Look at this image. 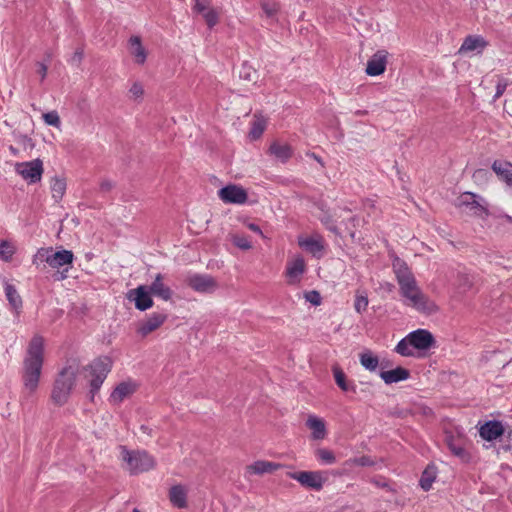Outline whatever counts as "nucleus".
Wrapping results in <instances>:
<instances>
[{
  "label": "nucleus",
  "instance_id": "79ce46f5",
  "mask_svg": "<svg viewBox=\"0 0 512 512\" xmlns=\"http://www.w3.org/2000/svg\"><path fill=\"white\" fill-rule=\"evenodd\" d=\"M144 97V87L143 85L136 81L134 82L129 89V98L136 102H141Z\"/></svg>",
  "mask_w": 512,
  "mask_h": 512
},
{
  "label": "nucleus",
  "instance_id": "49530a36",
  "mask_svg": "<svg viewBox=\"0 0 512 512\" xmlns=\"http://www.w3.org/2000/svg\"><path fill=\"white\" fill-rule=\"evenodd\" d=\"M304 297H305L306 301H308L309 303H311L314 306H318L321 304L320 293L316 290L306 292Z\"/></svg>",
  "mask_w": 512,
  "mask_h": 512
},
{
  "label": "nucleus",
  "instance_id": "aec40b11",
  "mask_svg": "<svg viewBox=\"0 0 512 512\" xmlns=\"http://www.w3.org/2000/svg\"><path fill=\"white\" fill-rule=\"evenodd\" d=\"M188 489L183 484H176L170 487L168 498L173 507L185 509L188 507Z\"/></svg>",
  "mask_w": 512,
  "mask_h": 512
},
{
  "label": "nucleus",
  "instance_id": "6e6d98bb",
  "mask_svg": "<svg viewBox=\"0 0 512 512\" xmlns=\"http://www.w3.org/2000/svg\"><path fill=\"white\" fill-rule=\"evenodd\" d=\"M140 431L143 434L147 435V436H151L152 435V429L150 427L146 426V425H142L140 427Z\"/></svg>",
  "mask_w": 512,
  "mask_h": 512
},
{
  "label": "nucleus",
  "instance_id": "4c0bfd02",
  "mask_svg": "<svg viewBox=\"0 0 512 512\" xmlns=\"http://www.w3.org/2000/svg\"><path fill=\"white\" fill-rule=\"evenodd\" d=\"M42 119L46 125L52 126L58 130L61 129V119L56 110L43 113Z\"/></svg>",
  "mask_w": 512,
  "mask_h": 512
},
{
  "label": "nucleus",
  "instance_id": "2eb2a0df",
  "mask_svg": "<svg viewBox=\"0 0 512 512\" xmlns=\"http://www.w3.org/2000/svg\"><path fill=\"white\" fill-rule=\"evenodd\" d=\"M193 10L202 15L210 29L218 24L219 13L211 6V0H194Z\"/></svg>",
  "mask_w": 512,
  "mask_h": 512
},
{
  "label": "nucleus",
  "instance_id": "20e7f679",
  "mask_svg": "<svg viewBox=\"0 0 512 512\" xmlns=\"http://www.w3.org/2000/svg\"><path fill=\"white\" fill-rule=\"evenodd\" d=\"M434 335L427 329H416L408 333L395 346V352L403 357L414 355L413 349L427 351L435 347Z\"/></svg>",
  "mask_w": 512,
  "mask_h": 512
},
{
  "label": "nucleus",
  "instance_id": "6e6552de",
  "mask_svg": "<svg viewBox=\"0 0 512 512\" xmlns=\"http://www.w3.org/2000/svg\"><path fill=\"white\" fill-rule=\"evenodd\" d=\"M87 369L89 371V376L91 377L90 394L93 399L110 371V364L107 360L97 359L93 361Z\"/></svg>",
  "mask_w": 512,
  "mask_h": 512
},
{
  "label": "nucleus",
  "instance_id": "f8f14e48",
  "mask_svg": "<svg viewBox=\"0 0 512 512\" xmlns=\"http://www.w3.org/2000/svg\"><path fill=\"white\" fill-rule=\"evenodd\" d=\"M127 299L133 301L135 308L139 311H146L150 309L154 302L151 297V292L148 286L140 285L135 289H131L127 293Z\"/></svg>",
  "mask_w": 512,
  "mask_h": 512
},
{
  "label": "nucleus",
  "instance_id": "3c124183",
  "mask_svg": "<svg viewBox=\"0 0 512 512\" xmlns=\"http://www.w3.org/2000/svg\"><path fill=\"white\" fill-rule=\"evenodd\" d=\"M419 413H421L425 417L433 416V410L426 405L419 406Z\"/></svg>",
  "mask_w": 512,
  "mask_h": 512
},
{
  "label": "nucleus",
  "instance_id": "0e129e2a",
  "mask_svg": "<svg viewBox=\"0 0 512 512\" xmlns=\"http://www.w3.org/2000/svg\"><path fill=\"white\" fill-rule=\"evenodd\" d=\"M133 512H140V510L138 508H134Z\"/></svg>",
  "mask_w": 512,
  "mask_h": 512
},
{
  "label": "nucleus",
  "instance_id": "2f4dec72",
  "mask_svg": "<svg viewBox=\"0 0 512 512\" xmlns=\"http://www.w3.org/2000/svg\"><path fill=\"white\" fill-rule=\"evenodd\" d=\"M437 477V469L434 465H428L422 472L419 485L424 491H429Z\"/></svg>",
  "mask_w": 512,
  "mask_h": 512
},
{
  "label": "nucleus",
  "instance_id": "c03bdc74",
  "mask_svg": "<svg viewBox=\"0 0 512 512\" xmlns=\"http://www.w3.org/2000/svg\"><path fill=\"white\" fill-rule=\"evenodd\" d=\"M491 178V174L487 169H476L472 175V179L477 185H485Z\"/></svg>",
  "mask_w": 512,
  "mask_h": 512
},
{
  "label": "nucleus",
  "instance_id": "a19ab883",
  "mask_svg": "<svg viewBox=\"0 0 512 512\" xmlns=\"http://www.w3.org/2000/svg\"><path fill=\"white\" fill-rule=\"evenodd\" d=\"M368 304H369V300H368L367 294L365 292H363V293L357 292L356 296H355V303H354L355 311L359 314H362L363 312H365L367 310Z\"/></svg>",
  "mask_w": 512,
  "mask_h": 512
},
{
  "label": "nucleus",
  "instance_id": "5701e85b",
  "mask_svg": "<svg viewBox=\"0 0 512 512\" xmlns=\"http://www.w3.org/2000/svg\"><path fill=\"white\" fill-rule=\"evenodd\" d=\"M282 467L281 464L266 460H257L246 466L248 475H263L273 473Z\"/></svg>",
  "mask_w": 512,
  "mask_h": 512
},
{
  "label": "nucleus",
  "instance_id": "423d86ee",
  "mask_svg": "<svg viewBox=\"0 0 512 512\" xmlns=\"http://www.w3.org/2000/svg\"><path fill=\"white\" fill-rule=\"evenodd\" d=\"M73 259L74 255L70 250L54 252L52 247H48L38 249L33 256L32 263L36 266L47 263L52 268H60L64 265H70Z\"/></svg>",
  "mask_w": 512,
  "mask_h": 512
},
{
  "label": "nucleus",
  "instance_id": "cd10ccee",
  "mask_svg": "<svg viewBox=\"0 0 512 512\" xmlns=\"http://www.w3.org/2000/svg\"><path fill=\"white\" fill-rule=\"evenodd\" d=\"M135 392V385L130 382H122L115 387L110 395V401L114 404L121 403L125 398Z\"/></svg>",
  "mask_w": 512,
  "mask_h": 512
},
{
  "label": "nucleus",
  "instance_id": "1a4fd4ad",
  "mask_svg": "<svg viewBox=\"0 0 512 512\" xmlns=\"http://www.w3.org/2000/svg\"><path fill=\"white\" fill-rule=\"evenodd\" d=\"M306 269L307 267L304 258L301 255L294 256L286 265V283L289 286H298L302 281V277L306 272Z\"/></svg>",
  "mask_w": 512,
  "mask_h": 512
},
{
  "label": "nucleus",
  "instance_id": "39448f33",
  "mask_svg": "<svg viewBox=\"0 0 512 512\" xmlns=\"http://www.w3.org/2000/svg\"><path fill=\"white\" fill-rule=\"evenodd\" d=\"M120 449L122 459L127 464V470L132 475L147 472L156 465L154 458L146 451H131L125 446H121Z\"/></svg>",
  "mask_w": 512,
  "mask_h": 512
},
{
  "label": "nucleus",
  "instance_id": "412c9836",
  "mask_svg": "<svg viewBox=\"0 0 512 512\" xmlns=\"http://www.w3.org/2000/svg\"><path fill=\"white\" fill-rule=\"evenodd\" d=\"M488 46V41L481 35H468L463 40L458 53L464 54L477 51L481 53Z\"/></svg>",
  "mask_w": 512,
  "mask_h": 512
},
{
  "label": "nucleus",
  "instance_id": "a878e982",
  "mask_svg": "<svg viewBox=\"0 0 512 512\" xmlns=\"http://www.w3.org/2000/svg\"><path fill=\"white\" fill-rule=\"evenodd\" d=\"M379 376L385 384L390 385L409 379L410 371L404 367L398 366L392 370L381 371Z\"/></svg>",
  "mask_w": 512,
  "mask_h": 512
},
{
  "label": "nucleus",
  "instance_id": "5fc2aeb1",
  "mask_svg": "<svg viewBox=\"0 0 512 512\" xmlns=\"http://www.w3.org/2000/svg\"><path fill=\"white\" fill-rule=\"evenodd\" d=\"M47 70H48L47 65H45L44 63L39 64L38 73L41 76V81H43L46 78Z\"/></svg>",
  "mask_w": 512,
  "mask_h": 512
},
{
  "label": "nucleus",
  "instance_id": "473e14b6",
  "mask_svg": "<svg viewBox=\"0 0 512 512\" xmlns=\"http://www.w3.org/2000/svg\"><path fill=\"white\" fill-rule=\"evenodd\" d=\"M359 361L363 368L370 372L376 371L379 366V358L372 351L366 350L359 355Z\"/></svg>",
  "mask_w": 512,
  "mask_h": 512
},
{
  "label": "nucleus",
  "instance_id": "393cba45",
  "mask_svg": "<svg viewBox=\"0 0 512 512\" xmlns=\"http://www.w3.org/2000/svg\"><path fill=\"white\" fill-rule=\"evenodd\" d=\"M149 291L152 295L161 298L164 301H169L172 298V290L164 283V277L158 273L150 286Z\"/></svg>",
  "mask_w": 512,
  "mask_h": 512
},
{
  "label": "nucleus",
  "instance_id": "9d476101",
  "mask_svg": "<svg viewBox=\"0 0 512 512\" xmlns=\"http://www.w3.org/2000/svg\"><path fill=\"white\" fill-rule=\"evenodd\" d=\"M16 172L29 183H37L41 180L43 173V163L40 159L30 162L16 164Z\"/></svg>",
  "mask_w": 512,
  "mask_h": 512
},
{
  "label": "nucleus",
  "instance_id": "bb28decb",
  "mask_svg": "<svg viewBox=\"0 0 512 512\" xmlns=\"http://www.w3.org/2000/svg\"><path fill=\"white\" fill-rule=\"evenodd\" d=\"M130 52L134 58L135 63L143 65L147 59V51L142 45L141 38L139 36H132L129 39Z\"/></svg>",
  "mask_w": 512,
  "mask_h": 512
},
{
  "label": "nucleus",
  "instance_id": "f704fd0d",
  "mask_svg": "<svg viewBox=\"0 0 512 512\" xmlns=\"http://www.w3.org/2000/svg\"><path fill=\"white\" fill-rule=\"evenodd\" d=\"M52 197L59 202L66 192V181L63 178L54 177L51 184Z\"/></svg>",
  "mask_w": 512,
  "mask_h": 512
},
{
  "label": "nucleus",
  "instance_id": "13d9d810",
  "mask_svg": "<svg viewBox=\"0 0 512 512\" xmlns=\"http://www.w3.org/2000/svg\"><path fill=\"white\" fill-rule=\"evenodd\" d=\"M413 415V412L411 410H407L405 412H395V415L398 416V417H401V416H404V415Z\"/></svg>",
  "mask_w": 512,
  "mask_h": 512
},
{
  "label": "nucleus",
  "instance_id": "c756f323",
  "mask_svg": "<svg viewBox=\"0 0 512 512\" xmlns=\"http://www.w3.org/2000/svg\"><path fill=\"white\" fill-rule=\"evenodd\" d=\"M447 446L451 453L460 459L463 463H470L472 461V455L467 451L462 444L456 442L453 436H449L446 439Z\"/></svg>",
  "mask_w": 512,
  "mask_h": 512
},
{
  "label": "nucleus",
  "instance_id": "ea45409f",
  "mask_svg": "<svg viewBox=\"0 0 512 512\" xmlns=\"http://www.w3.org/2000/svg\"><path fill=\"white\" fill-rule=\"evenodd\" d=\"M261 9L265 13L266 17L273 18L280 11V4L277 2H270L263 0L260 3Z\"/></svg>",
  "mask_w": 512,
  "mask_h": 512
},
{
  "label": "nucleus",
  "instance_id": "864d4df0",
  "mask_svg": "<svg viewBox=\"0 0 512 512\" xmlns=\"http://www.w3.org/2000/svg\"><path fill=\"white\" fill-rule=\"evenodd\" d=\"M459 278L463 281V285L467 289L472 287V281L470 280L468 275H466V274H459Z\"/></svg>",
  "mask_w": 512,
  "mask_h": 512
},
{
  "label": "nucleus",
  "instance_id": "a211bd4d",
  "mask_svg": "<svg viewBox=\"0 0 512 512\" xmlns=\"http://www.w3.org/2000/svg\"><path fill=\"white\" fill-rule=\"evenodd\" d=\"M305 425L310 430L311 440L321 441L324 440L328 435L325 420L315 414H309L307 416Z\"/></svg>",
  "mask_w": 512,
  "mask_h": 512
},
{
  "label": "nucleus",
  "instance_id": "e2e57ef3",
  "mask_svg": "<svg viewBox=\"0 0 512 512\" xmlns=\"http://www.w3.org/2000/svg\"><path fill=\"white\" fill-rule=\"evenodd\" d=\"M350 236H351L352 238H354V237H355V233H354V232H351V233H350Z\"/></svg>",
  "mask_w": 512,
  "mask_h": 512
},
{
  "label": "nucleus",
  "instance_id": "4468645a",
  "mask_svg": "<svg viewBox=\"0 0 512 512\" xmlns=\"http://www.w3.org/2000/svg\"><path fill=\"white\" fill-rule=\"evenodd\" d=\"M219 198L228 204H244L248 199L247 191L236 184H229L218 192Z\"/></svg>",
  "mask_w": 512,
  "mask_h": 512
},
{
  "label": "nucleus",
  "instance_id": "bf43d9fd",
  "mask_svg": "<svg viewBox=\"0 0 512 512\" xmlns=\"http://www.w3.org/2000/svg\"><path fill=\"white\" fill-rule=\"evenodd\" d=\"M313 158L316 160V162H319L321 165H323V162H322L320 157H318L317 155L313 154Z\"/></svg>",
  "mask_w": 512,
  "mask_h": 512
},
{
  "label": "nucleus",
  "instance_id": "603ef678",
  "mask_svg": "<svg viewBox=\"0 0 512 512\" xmlns=\"http://www.w3.org/2000/svg\"><path fill=\"white\" fill-rule=\"evenodd\" d=\"M113 187V183L110 180H103L100 183V189L104 192L110 191Z\"/></svg>",
  "mask_w": 512,
  "mask_h": 512
},
{
  "label": "nucleus",
  "instance_id": "e433bc0d",
  "mask_svg": "<svg viewBox=\"0 0 512 512\" xmlns=\"http://www.w3.org/2000/svg\"><path fill=\"white\" fill-rule=\"evenodd\" d=\"M230 239L232 243L240 250L248 251L252 249V244L250 240L244 235L234 233L230 235Z\"/></svg>",
  "mask_w": 512,
  "mask_h": 512
},
{
  "label": "nucleus",
  "instance_id": "ddd939ff",
  "mask_svg": "<svg viewBox=\"0 0 512 512\" xmlns=\"http://www.w3.org/2000/svg\"><path fill=\"white\" fill-rule=\"evenodd\" d=\"M186 283L198 293H212L218 288L217 281L210 275L193 274L187 277Z\"/></svg>",
  "mask_w": 512,
  "mask_h": 512
},
{
  "label": "nucleus",
  "instance_id": "09e8293b",
  "mask_svg": "<svg viewBox=\"0 0 512 512\" xmlns=\"http://www.w3.org/2000/svg\"><path fill=\"white\" fill-rule=\"evenodd\" d=\"M323 223L326 225V227L333 233L335 234H339V230L336 226V224L334 223V221L331 219V217H326L324 220H323Z\"/></svg>",
  "mask_w": 512,
  "mask_h": 512
},
{
  "label": "nucleus",
  "instance_id": "9b49d317",
  "mask_svg": "<svg viewBox=\"0 0 512 512\" xmlns=\"http://www.w3.org/2000/svg\"><path fill=\"white\" fill-rule=\"evenodd\" d=\"M166 313L156 312L140 321L136 327V333L142 338L147 337L152 332L159 329L167 320Z\"/></svg>",
  "mask_w": 512,
  "mask_h": 512
},
{
  "label": "nucleus",
  "instance_id": "b1692460",
  "mask_svg": "<svg viewBox=\"0 0 512 512\" xmlns=\"http://www.w3.org/2000/svg\"><path fill=\"white\" fill-rule=\"evenodd\" d=\"M492 171L499 180L504 182L507 187H512V163L505 160H495L491 165Z\"/></svg>",
  "mask_w": 512,
  "mask_h": 512
},
{
  "label": "nucleus",
  "instance_id": "6ab92c4d",
  "mask_svg": "<svg viewBox=\"0 0 512 512\" xmlns=\"http://www.w3.org/2000/svg\"><path fill=\"white\" fill-rule=\"evenodd\" d=\"M298 245L311 253L314 257L320 258L323 255L325 246L321 236L316 237H298Z\"/></svg>",
  "mask_w": 512,
  "mask_h": 512
},
{
  "label": "nucleus",
  "instance_id": "f257e3e1",
  "mask_svg": "<svg viewBox=\"0 0 512 512\" xmlns=\"http://www.w3.org/2000/svg\"><path fill=\"white\" fill-rule=\"evenodd\" d=\"M392 266L400 294L406 304L419 312L429 314L437 312L438 306L422 292L407 263L400 258H395Z\"/></svg>",
  "mask_w": 512,
  "mask_h": 512
},
{
  "label": "nucleus",
  "instance_id": "8fccbe9b",
  "mask_svg": "<svg viewBox=\"0 0 512 512\" xmlns=\"http://www.w3.org/2000/svg\"><path fill=\"white\" fill-rule=\"evenodd\" d=\"M243 223L245 224V226L250 229L251 231H253L254 233L260 235L261 237H265L261 228L255 224V223H250V222H247V221H243Z\"/></svg>",
  "mask_w": 512,
  "mask_h": 512
},
{
  "label": "nucleus",
  "instance_id": "f3484780",
  "mask_svg": "<svg viewBox=\"0 0 512 512\" xmlns=\"http://www.w3.org/2000/svg\"><path fill=\"white\" fill-rule=\"evenodd\" d=\"M389 53L384 50L376 51L367 61L365 72L369 76H379L386 70Z\"/></svg>",
  "mask_w": 512,
  "mask_h": 512
},
{
  "label": "nucleus",
  "instance_id": "37998d69",
  "mask_svg": "<svg viewBox=\"0 0 512 512\" xmlns=\"http://www.w3.org/2000/svg\"><path fill=\"white\" fill-rule=\"evenodd\" d=\"M265 121L263 119H257L253 122L252 127L249 132V137L251 140H257L261 137L265 130Z\"/></svg>",
  "mask_w": 512,
  "mask_h": 512
},
{
  "label": "nucleus",
  "instance_id": "338daca9",
  "mask_svg": "<svg viewBox=\"0 0 512 512\" xmlns=\"http://www.w3.org/2000/svg\"><path fill=\"white\" fill-rule=\"evenodd\" d=\"M77 56H79V58L82 57V53H77Z\"/></svg>",
  "mask_w": 512,
  "mask_h": 512
},
{
  "label": "nucleus",
  "instance_id": "7c9ffc66",
  "mask_svg": "<svg viewBox=\"0 0 512 512\" xmlns=\"http://www.w3.org/2000/svg\"><path fill=\"white\" fill-rule=\"evenodd\" d=\"M333 376L335 379V382L337 386L343 391V392H355V385L349 384L347 381L346 374L342 370V368L339 365H334L332 367Z\"/></svg>",
  "mask_w": 512,
  "mask_h": 512
},
{
  "label": "nucleus",
  "instance_id": "4be33fe9",
  "mask_svg": "<svg viewBox=\"0 0 512 512\" xmlns=\"http://www.w3.org/2000/svg\"><path fill=\"white\" fill-rule=\"evenodd\" d=\"M504 433V427L498 420H489L479 428V435L486 441H493Z\"/></svg>",
  "mask_w": 512,
  "mask_h": 512
},
{
  "label": "nucleus",
  "instance_id": "052dcab7",
  "mask_svg": "<svg viewBox=\"0 0 512 512\" xmlns=\"http://www.w3.org/2000/svg\"><path fill=\"white\" fill-rule=\"evenodd\" d=\"M368 203L371 207H374V203L372 201H368Z\"/></svg>",
  "mask_w": 512,
  "mask_h": 512
},
{
  "label": "nucleus",
  "instance_id": "dca6fc26",
  "mask_svg": "<svg viewBox=\"0 0 512 512\" xmlns=\"http://www.w3.org/2000/svg\"><path fill=\"white\" fill-rule=\"evenodd\" d=\"M289 476L301 485L315 490H321L325 482L320 472L316 471L294 472L290 473Z\"/></svg>",
  "mask_w": 512,
  "mask_h": 512
},
{
  "label": "nucleus",
  "instance_id": "680f3d73",
  "mask_svg": "<svg viewBox=\"0 0 512 512\" xmlns=\"http://www.w3.org/2000/svg\"><path fill=\"white\" fill-rule=\"evenodd\" d=\"M351 221H355V217L354 216H350L349 218Z\"/></svg>",
  "mask_w": 512,
  "mask_h": 512
},
{
  "label": "nucleus",
  "instance_id": "f03ea898",
  "mask_svg": "<svg viewBox=\"0 0 512 512\" xmlns=\"http://www.w3.org/2000/svg\"><path fill=\"white\" fill-rule=\"evenodd\" d=\"M44 340L35 335L29 344L27 356L24 360L23 383L29 393H34L39 385L43 361Z\"/></svg>",
  "mask_w": 512,
  "mask_h": 512
},
{
  "label": "nucleus",
  "instance_id": "c85d7f7f",
  "mask_svg": "<svg viewBox=\"0 0 512 512\" xmlns=\"http://www.w3.org/2000/svg\"><path fill=\"white\" fill-rule=\"evenodd\" d=\"M269 153L284 163L292 157L293 149L287 143L281 144L277 141H274L269 147Z\"/></svg>",
  "mask_w": 512,
  "mask_h": 512
},
{
  "label": "nucleus",
  "instance_id": "c9c22d12",
  "mask_svg": "<svg viewBox=\"0 0 512 512\" xmlns=\"http://www.w3.org/2000/svg\"><path fill=\"white\" fill-rule=\"evenodd\" d=\"M315 456L322 464L332 465L336 462V456L334 452L327 448H316Z\"/></svg>",
  "mask_w": 512,
  "mask_h": 512
},
{
  "label": "nucleus",
  "instance_id": "4d7b16f0",
  "mask_svg": "<svg viewBox=\"0 0 512 512\" xmlns=\"http://www.w3.org/2000/svg\"><path fill=\"white\" fill-rule=\"evenodd\" d=\"M250 67H243L244 73L242 74V77L245 79L250 80Z\"/></svg>",
  "mask_w": 512,
  "mask_h": 512
},
{
  "label": "nucleus",
  "instance_id": "58836bf2",
  "mask_svg": "<svg viewBox=\"0 0 512 512\" xmlns=\"http://www.w3.org/2000/svg\"><path fill=\"white\" fill-rule=\"evenodd\" d=\"M15 251H16L15 247L9 241L3 240L0 242V258L3 261H5V262L10 261L14 255Z\"/></svg>",
  "mask_w": 512,
  "mask_h": 512
},
{
  "label": "nucleus",
  "instance_id": "0eeeda50",
  "mask_svg": "<svg viewBox=\"0 0 512 512\" xmlns=\"http://www.w3.org/2000/svg\"><path fill=\"white\" fill-rule=\"evenodd\" d=\"M457 206L468 210L477 217L484 218L489 215L487 201L482 196L473 192L466 191L462 193L457 200Z\"/></svg>",
  "mask_w": 512,
  "mask_h": 512
},
{
  "label": "nucleus",
  "instance_id": "69168bd1",
  "mask_svg": "<svg viewBox=\"0 0 512 512\" xmlns=\"http://www.w3.org/2000/svg\"><path fill=\"white\" fill-rule=\"evenodd\" d=\"M77 56H79V58L82 57V53H77Z\"/></svg>",
  "mask_w": 512,
  "mask_h": 512
},
{
  "label": "nucleus",
  "instance_id": "7ed1b4c3",
  "mask_svg": "<svg viewBox=\"0 0 512 512\" xmlns=\"http://www.w3.org/2000/svg\"><path fill=\"white\" fill-rule=\"evenodd\" d=\"M80 370L81 362L78 358H71L66 361L53 383L51 400L55 405L63 406L69 401Z\"/></svg>",
  "mask_w": 512,
  "mask_h": 512
},
{
  "label": "nucleus",
  "instance_id": "de8ad7c7",
  "mask_svg": "<svg viewBox=\"0 0 512 512\" xmlns=\"http://www.w3.org/2000/svg\"><path fill=\"white\" fill-rule=\"evenodd\" d=\"M349 464L358 465V466H368L371 464V461L368 457L362 456L359 458H353L347 461Z\"/></svg>",
  "mask_w": 512,
  "mask_h": 512
},
{
  "label": "nucleus",
  "instance_id": "a18cd8bd",
  "mask_svg": "<svg viewBox=\"0 0 512 512\" xmlns=\"http://www.w3.org/2000/svg\"><path fill=\"white\" fill-rule=\"evenodd\" d=\"M509 85V82L506 78L504 77H499V80L496 84V91H495V94L493 96V99L494 100H497L499 99L505 92L507 86Z\"/></svg>",
  "mask_w": 512,
  "mask_h": 512
},
{
  "label": "nucleus",
  "instance_id": "72a5a7b5",
  "mask_svg": "<svg viewBox=\"0 0 512 512\" xmlns=\"http://www.w3.org/2000/svg\"><path fill=\"white\" fill-rule=\"evenodd\" d=\"M5 294L11 307L18 311L22 307V299L18 294L16 288L12 284L6 282Z\"/></svg>",
  "mask_w": 512,
  "mask_h": 512
}]
</instances>
